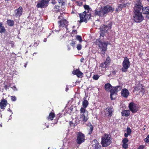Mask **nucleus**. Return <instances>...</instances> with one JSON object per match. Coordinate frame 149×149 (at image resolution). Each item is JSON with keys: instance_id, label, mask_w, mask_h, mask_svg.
<instances>
[{"instance_id": "nucleus-38", "label": "nucleus", "mask_w": 149, "mask_h": 149, "mask_svg": "<svg viewBox=\"0 0 149 149\" xmlns=\"http://www.w3.org/2000/svg\"><path fill=\"white\" fill-rule=\"evenodd\" d=\"M123 148L125 149H127L128 148V145L127 143H123Z\"/></svg>"}, {"instance_id": "nucleus-1", "label": "nucleus", "mask_w": 149, "mask_h": 149, "mask_svg": "<svg viewBox=\"0 0 149 149\" xmlns=\"http://www.w3.org/2000/svg\"><path fill=\"white\" fill-rule=\"evenodd\" d=\"M113 11V8L109 5H107L103 7H101L99 10H95V15H98L100 17L105 16L109 12Z\"/></svg>"}, {"instance_id": "nucleus-6", "label": "nucleus", "mask_w": 149, "mask_h": 149, "mask_svg": "<svg viewBox=\"0 0 149 149\" xmlns=\"http://www.w3.org/2000/svg\"><path fill=\"white\" fill-rule=\"evenodd\" d=\"M143 7L142 6L141 2L140 0H137L135 4L134 8V13H141Z\"/></svg>"}, {"instance_id": "nucleus-8", "label": "nucleus", "mask_w": 149, "mask_h": 149, "mask_svg": "<svg viewBox=\"0 0 149 149\" xmlns=\"http://www.w3.org/2000/svg\"><path fill=\"white\" fill-rule=\"evenodd\" d=\"M133 18L134 21L137 23L140 22L144 19V17L141 13H134Z\"/></svg>"}, {"instance_id": "nucleus-34", "label": "nucleus", "mask_w": 149, "mask_h": 149, "mask_svg": "<svg viewBox=\"0 0 149 149\" xmlns=\"http://www.w3.org/2000/svg\"><path fill=\"white\" fill-rule=\"evenodd\" d=\"M59 4H61V5H63L65 4L66 0H57Z\"/></svg>"}, {"instance_id": "nucleus-40", "label": "nucleus", "mask_w": 149, "mask_h": 149, "mask_svg": "<svg viewBox=\"0 0 149 149\" xmlns=\"http://www.w3.org/2000/svg\"><path fill=\"white\" fill-rule=\"evenodd\" d=\"M128 140L127 138H125L123 139L122 140L123 143H127L128 142Z\"/></svg>"}, {"instance_id": "nucleus-18", "label": "nucleus", "mask_w": 149, "mask_h": 149, "mask_svg": "<svg viewBox=\"0 0 149 149\" xmlns=\"http://www.w3.org/2000/svg\"><path fill=\"white\" fill-rule=\"evenodd\" d=\"M122 88L120 86H117L113 87L110 90V93H117L118 91H120L121 89Z\"/></svg>"}, {"instance_id": "nucleus-24", "label": "nucleus", "mask_w": 149, "mask_h": 149, "mask_svg": "<svg viewBox=\"0 0 149 149\" xmlns=\"http://www.w3.org/2000/svg\"><path fill=\"white\" fill-rule=\"evenodd\" d=\"M88 104V102L87 100H86V98L85 97L84 98V100L82 102V106L84 108H86Z\"/></svg>"}, {"instance_id": "nucleus-23", "label": "nucleus", "mask_w": 149, "mask_h": 149, "mask_svg": "<svg viewBox=\"0 0 149 149\" xmlns=\"http://www.w3.org/2000/svg\"><path fill=\"white\" fill-rule=\"evenodd\" d=\"M88 126L89 127V128L88 130V134L91 135L92 133L93 129V127L91 124H90L88 125Z\"/></svg>"}, {"instance_id": "nucleus-14", "label": "nucleus", "mask_w": 149, "mask_h": 149, "mask_svg": "<svg viewBox=\"0 0 149 149\" xmlns=\"http://www.w3.org/2000/svg\"><path fill=\"white\" fill-rule=\"evenodd\" d=\"M112 24L111 22L108 24V25H104L100 28V31H102L104 32H107V31L111 28Z\"/></svg>"}, {"instance_id": "nucleus-22", "label": "nucleus", "mask_w": 149, "mask_h": 149, "mask_svg": "<svg viewBox=\"0 0 149 149\" xmlns=\"http://www.w3.org/2000/svg\"><path fill=\"white\" fill-rule=\"evenodd\" d=\"M142 12L144 14L147 15L149 14V7H146L145 8H143Z\"/></svg>"}, {"instance_id": "nucleus-16", "label": "nucleus", "mask_w": 149, "mask_h": 149, "mask_svg": "<svg viewBox=\"0 0 149 149\" xmlns=\"http://www.w3.org/2000/svg\"><path fill=\"white\" fill-rule=\"evenodd\" d=\"M8 104L7 100L6 99H3L1 100L0 102V107L1 109H4Z\"/></svg>"}, {"instance_id": "nucleus-17", "label": "nucleus", "mask_w": 149, "mask_h": 149, "mask_svg": "<svg viewBox=\"0 0 149 149\" xmlns=\"http://www.w3.org/2000/svg\"><path fill=\"white\" fill-rule=\"evenodd\" d=\"M72 73L74 75H76L78 77L81 78L83 76V73L79 69H76L74 70L72 72Z\"/></svg>"}, {"instance_id": "nucleus-28", "label": "nucleus", "mask_w": 149, "mask_h": 149, "mask_svg": "<svg viewBox=\"0 0 149 149\" xmlns=\"http://www.w3.org/2000/svg\"><path fill=\"white\" fill-rule=\"evenodd\" d=\"M8 25L10 26H13L14 24V22L13 20L9 19L7 21Z\"/></svg>"}, {"instance_id": "nucleus-26", "label": "nucleus", "mask_w": 149, "mask_h": 149, "mask_svg": "<svg viewBox=\"0 0 149 149\" xmlns=\"http://www.w3.org/2000/svg\"><path fill=\"white\" fill-rule=\"evenodd\" d=\"M80 118H81L82 121L84 122H86L88 120L87 117L86 116L85 114H80Z\"/></svg>"}, {"instance_id": "nucleus-46", "label": "nucleus", "mask_w": 149, "mask_h": 149, "mask_svg": "<svg viewBox=\"0 0 149 149\" xmlns=\"http://www.w3.org/2000/svg\"><path fill=\"white\" fill-rule=\"evenodd\" d=\"M77 30H73L72 31V33H71V36H72V34H77Z\"/></svg>"}, {"instance_id": "nucleus-57", "label": "nucleus", "mask_w": 149, "mask_h": 149, "mask_svg": "<svg viewBox=\"0 0 149 149\" xmlns=\"http://www.w3.org/2000/svg\"><path fill=\"white\" fill-rule=\"evenodd\" d=\"M64 37L63 36H61L60 37V39H62V38Z\"/></svg>"}, {"instance_id": "nucleus-51", "label": "nucleus", "mask_w": 149, "mask_h": 149, "mask_svg": "<svg viewBox=\"0 0 149 149\" xmlns=\"http://www.w3.org/2000/svg\"><path fill=\"white\" fill-rule=\"evenodd\" d=\"M52 3L54 5L56 3L55 0H52Z\"/></svg>"}, {"instance_id": "nucleus-36", "label": "nucleus", "mask_w": 149, "mask_h": 149, "mask_svg": "<svg viewBox=\"0 0 149 149\" xmlns=\"http://www.w3.org/2000/svg\"><path fill=\"white\" fill-rule=\"evenodd\" d=\"M76 39L79 40L80 42H81L82 41V39L81 36H80L77 35L76 37Z\"/></svg>"}, {"instance_id": "nucleus-43", "label": "nucleus", "mask_w": 149, "mask_h": 149, "mask_svg": "<svg viewBox=\"0 0 149 149\" xmlns=\"http://www.w3.org/2000/svg\"><path fill=\"white\" fill-rule=\"evenodd\" d=\"M81 45L80 44H78L77 45V48L78 50H79L81 49Z\"/></svg>"}, {"instance_id": "nucleus-53", "label": "nucleus", "mask_w": 149, "mask_h": 149, "mask_svg": "<svg viewBox=\"0 0 149 149\" xmlns=\"http://www.w3.org/2000/svg\"><path fill=\"white\" fill-rule=\"evenodd\" d=\"M86 11V13H85L86 14H88L90 13L91 14V13H89V11L88 12V11L86 10L85 11Z\"/></svg>"}, {"instance_id": "nucleus-41", "label": "nucleus", "mask_w": 149, "mask_h": 149, "mask_svg": "<svg viewBox=\"0 0 149 149\" xmlns=\"http://www.w3.org/2000/svg\"><path fill=\"white\" fill-rule=\"evenodd\" d=\"M127 133L130 135V134L132 132L131 130L130 129V128L128 127L127 129Z\"/></svg>"}, {"instance_id": "nucleus-3", "label": "nucleus", "mask_w": 149, "mask_h": 149, "mask_svg": "<svg viewBox=\"0 0 149 149\" xmlns=\"http://www.w3.org/2000/svg\"><path fill=\"white\" fill-rule=\"evenodd\" d=\"M111 137L110 135L105 134L101 138V144L103 147H107L112 143Z\"/></svg>"}, {"instance_id": "nucleus-32", "label": "nucleus", "mask_w": 149, "mask_h": 149, "mask_svg": "<svg viewBox=\"0 0 149 149\" xmlns=\"http://www.w3.org/2000/svg\"><path fill=\"white\" fill-rule=\"evenodd\" d=\"M130 66H123L121 70L123 72H126L127 71V69L129 68Z\"/></svg>"}, {"instance_id": "nucleus-58", "label": "nucleus", "mask_w": 149, "mask_h": 149, "mask_svg": "<svg viewBox=\"0 0 149 149\" xmlns=\"http://www.w3.org/2000/svg\"><path fill=\"white\" fill-rule=\"evenodd\" d=\"M0 126L1 127H2V125L1 124H0Z\"/></svg>"}, {"instance_id": "nucleus-21", "label": "nucleus", "mask_w": 149, "mask_h": 149, "mask_svg": "<svg viewBox=\"0 0 149 149\" xmlns=\"http://www.w3.org/2000/svg\"><path fill=\"white\" fill-rule=\"evenodd\" d=\"M130 111L128 110H124L121 112L122 115L123 116L128 117L130 116Z\"/></svg>"}, {"instance_id": "nucleus-48", "label": "nucleus", "mask_w": 149, "mask_h": 149, "mask_svg": "<svg viewBox=\"0 0 149 149\" xmlns=\"http://www.w3.org/2000/svg\"><path fill=\"white\" fill-rule=\"evenodd\" d=\"M144 147V146L143 145L139 146L138 147V149H143Z\"/></svg>"}, {"instance_id": "nucleus-25", "label": "nucleus", "mask_w": 149, "mask_h": 149, "mask_svg": "<svg viewBox=\"0 0 149 149\" xmlns=\"http://www.w3.org/2000/svg\"><path fill=\"white\" fill-rule=\"evenodd\" d=\"M130 62L128 58L125 57L124 58V61L123 63V65H129Z\"/></svg>"}, {"instance_id": "nucleus-7", "label": "nucleus", "mask_w": 149, "mask_h": 149, "mask_svg": "<svg viewBox=\"0 0 149 149\" xmlns=\"http://www.w3.org/2000/svg\"><path fill=\"white\" fill-rule=\"evenodd\" d=\"M76 141L78 144H80L84 141L85 136L81 132H78L77 134Z\"/></svg>"}, {"instance_id": "nucleus-44", "label": "nucleus", "mask_w": 149, "mask_h": 149, "mask_svg": "<svg viewBox=\"0 0 149 149\" xmlns=\"http://www.w3.org/2000/svg\"><path fill=\"white\" fill-rule=\"evenodd\" d=\"M144 141L146 143L149 142V135L147 136V137L144 139Z\"/></svg>"}, {"instance_id": "nucleus-60", "label": "nucleus", "mask_w": 149, "mask_h": 149, "mask_svg": "<svg viewBox=\"0 0 149 149\" xmlns=\"http://www.w3.org/2000/svg\"><path fill=\"white\" fill-rule=\"evenodd\" d=\"M6 87H7V85H5V87L6 88Z\"/></svg>"}, {"instance_id": "nucleus-2", "label": "nucleus", "mask_w": 149, "mask_h": 149, "mask_svg": "<svg viewBox=\"0 0 149 149\" xmlns=\"http://www.w3.org/2000/svg\"><path fill=\"white\" fill-rule=\"evenodd\" d=\"M95 43L98 46L99 51H101L100 54L104 56L105 52L107 49V47L109 44L108 42H103L99 39H97Z\"/></svg>"}, {"instance_id": "nucleus-19", "label": "nucleus", "mask_w": 149, "mask_h": 149, "mask_svg": "<svg viewBox=\"0 0 149 149\" xmlns=\"http://www.w3.org/2000/svg\"><path fill=\"white\" fill-rule=\"evenodd\" d=\"M121 93L122 96L126 98L128 97L129 94V92L128 90L126 88H124L122 89Z\"/></svg>"}, {"instance_id": "nucleus-4", "label": "nucleus", "mask_w": 149, "mask_h": 149, "mask_svg": "<svg viewBox=\"0 0 149 149\" xmlns=\"http://www.w3.org/2000/svg\"><path fill=\"white\" fill-rule=\"evenodd\" d=\"M65 14L64 13H62V15H60L58 16V19H60L58 21V23L59 24V27H65L67 29H68L67 26L68 25V23L67 21L65 19L63 18V15L62 16L63 14Z\"/></svg>"}, {"instance_id": "nucleus-27", "label": "nucleus", "mask_w": 149, "mask_h": 149, "mask_svg": "<svg viewBox=\"0 0 149 149\" xmlns=\"http://www.w3.org/2000/svg\"><path fill=\"white\" fill-rule=\"evenodd\" d=\"M117 93H111L110 98L111 100H115L116 97Z\"/></svg>"}, {"instance_id": "nucleus-62", "label": "nucleus", "mask_w": 149, "mask_h": 149, "mask_svg": "<svg viewBox=\"0 0 149 149\" xmlns=\"http://www.w3.org/2000/svg\"><path fill=\"white\" fill-rule=\"evenodd\" d=\"M44 42H46V40H44Z\"/></svg>"}, {"instance_id": "nucleus-54", "label": "nucleus", "mask_w": 149, "mask_h": 149, "mask_svg": "<svg viewBox=\"0 0 149 149\" xmlns=\"http://www.w3.org/2000/svg\"><path fill=\"white\" fill-rule=\"evenodd\" d=\"M84 60V58H82L81 59L80 61L81 62H82Z\"/></svg>"}, {"instance_id": "nucleus-50", "label": "nucleus", "mask_w": 149, "mask_h": 149, "mask_svg": "<svg viewBox=\"0 0 149 149\" xmlns=\"http://www.w3.org/2000/svg\"><path fill=\"white\" fill-rule=\"evenodd\" d=\"M128 135H130L127 133H125L124 134V136L126 137L125 138H127L128 137Z\"/></svg>"}, {"instance_id": "nucleus-61", "label": "nucleus", "mask_w": 149, "mask_h": 149, "mask_svg": "<svg viewBox=\"0 0 149 149\" xmlns=\"http://www.w3.org/2000/svg\"><path fill=\"white\" fill-rule=\"evenodd\" d=\"M147 0L149 3V0Z\"/></svg>"}, {"instance_id": "nucleus-42", "label": "nucleus", "mask_w": 149, "mask_h": 149, "mask_svg": "<svg viewBox=\"0 0 149 149\" xmlns=\"http://www.w3.org/2000/svg\"><path fill=\"white\" fill-rule=\"evenodd\" d=\"M62 117V114L61 113H59L57 115V117L56 118H57V121L56 123H57V122H58V120L59 119L60 117Z\"/></svg>"}, {"instance_id": "nucleus-49", "label": "nucleus", "mask_w": 149, "mask_h": 149, "mask_svg": "<svg viewBox=\"0 0 149 149\" xmlns=\"http://www.w3.org/2000/svg\"><path fill=\"white\" fill-rule=\"evenodd\" d=\"M70 45L72 46H74L75 45V43L72 40V42L70 43Z\"/></svg>"}, {"instance_id": "nucleus-39", "label": "nucleus", "mask_w": 149, "mask_h": 149, "mask_svg": "<svg viewBox=\"0 0 149 149\" xmlns=\"http://www.w3.org/2000/svg\"><path fill=\"white\" fill-rule=\"evenodd\" d=\"M84 7L85 9L88 11V12L89 11V10H90L89 7L88 5H84Z\"/></svg>"}, {"instance_id": "nucleus-37", "label": "nucleus", "mask_w": 149, "mask_h": 149, "mask_svg": "<svg viewBox=\"0 0 149 149\" xmlns=\"http://www.w3.org/2000/svg\"><path fill=\"white\" fill-rule=\"evenodd\" d=\"M100 76L98 74L94 75L93 77V79L96 80L99 78Z\"/></svg>"}, {"instance_id": "nucleus-11", "label": "nucleus", "mask_w": 149, "mask_h": 149, "mask_svg": "<svg viewBox=\"0 0 149 149\" xmlns=\"http://www.w3.org/2000/svg\"><path fill=\"white\" fill-rule=\"evenodd\" d=\"M134 91L138 92L139 93H141V95H143L144 94L145 90L143 87L142 85L139 83L134 86Z\"/></svg>"}, {"instance_id": "nucleus-20", "label": "nucleus", "mask_w": 149, "mask_h": 149, "mask_svg": "<svg viewBox=\"0 0 149 149\" xmlns=\"http://www.w3.org/2000/svg\"><path fill=\"white\" fill-rule=\"evenodd\" d=\"M55 117V114L54 112L51 111L49 113L48 116L47 118V119L48 120H52Z\"/></svg>"}, {"instance_id": "nucleus-29", "label": "nucleus", "mask_w": 149, "mask_h": 149, "mask_svg": "<svg viewBox=\"0 0 149 149\" xmlns=\"http://www.w3.org/2000/svg\"><path fill=\"white\" fill-rule=\"evenodd\" d=\"M111 86L110 84L109 83L106 84L104 86V88L106 90H109L110 88L111 87Z\"/></svg>"}, {"instance_id": "nucleus-56", "label": "nucleus", "mask_w": 149, "mask_h": 149, "mask_svg": "<svg viewBox=\"0 0 149 149\" xmlns=\"http://www.w3.org/2000/svg\"><path fill=\"white\" fill-rule=\"evenodd\" d=\"M146 17L148 19H149V15H146Z\"/></svg>"}, {"instance_id": "nucleus-12", "label": "nucleus", "mask_w": 149, "mask_h": 149, "mask_svg": "<svg viewBox=\"0 0 149 149\" xmlns=\"http://www.w3.org/2000/svg\"><path fill=\"white\" fill-rule=\"evenodd\" d=\"M128 107L130 111L132 113H136L138 110L137 105L133 102L130 103L129 104Z\"/></svg>"}, {"instance_id": "nucleus-63", "label": "nucleus", "mask_w": 149, "mask_h": 149, "mask_svg": "<svg viewBox=\"0 0 149 149\" xmlns=\"http://www.w3.org/2000/svg\"><path fill=\"white\" fill-rule=\"evenodd\" d=\"M44 42H46V40H44Z\"/></svg>"}, {"instance_id": "nucleus-52", "label": "nucleus", "mask_w": 149, "mask_h": 149, "mask_svg": "<svg viewBox=\"0 0 149 149\" xmlns=\"http://www.w3.org/2000/svg\"><path fill=\"white\" fill-rule=\"evenodd\" d=\"M112 73L113 74H116V72L115 70H113V71H112Z\"/></svg>"}, {"instance_id": "nucleus-45", "label": "nucleus", "mask_w": 149, "mask_h": 149, "mask_svg": "<svg viewBox=\"0 0 149 149\" xmlns=\"http://www.w3.org/2000/svg\"><path fill=\"white\" fill-rule=\"evenodd\" d=\"M12 100L13 101H15L16 100V97L14 96H12L11 97Z\"/></svg>"}, {"instance_id": "nucleus-64", "label": "nucleus", "mask_w": 149, "mask_h": 149, "mask_svg": "<svg viewBox=\"0 0 149 149\" xmlns=\"http://www.w3.org/2000/svg\"><path fill=\"white\" fill-rule=\"evenodd\" d=\"M74 26H73V28H74Z\"/></svg>"}, {"instance_id": "nucleus-10", "label": "nucleus", "mask_w": 149, "mask_h": 149, "mask_svg": "<svg viewBox=\"0 0 149 149\" xmlns=\"http://www.w3.org/2000/svg\"><path fill=\"white\" fill-rule=\"evenodd\" d=\"M114 110L112 107H109L106 108L104 111L105 116L107 118H110L113 115Z\"/></svg>"}, {"instance_id": "nucleus-47", "label": "nucleus", "mask_w": 149, "mask_h": 149, "mask_svg": "<svg viewBox=\"0 0 149 149\" xmlns=\"http://www.w3.org/2000/svg\"><path fill=\"white\" fill-rule=\"evenodd\" d=\"M101 33L100 34V37H103L104 36V33L105 32H104L103 31H101Z\"/></svg>"}, {"instance_id": "nucleus-9", "label": "nucleus", "mask_w": 149, "mask_h": 149, "mask_svg": "<svg viewBox=\"0 0 149 149\" xmlns=\"http://www.w3.org/2000/svg\"><path fill=\"white\" fill-rule=\"evenodd\" d=\"M50 0H40L36 5L38 8H43L47 7Z\"/></svg>"}, {"instance_id": "nucleus-59", "label": "nucleus", "mask_w": 149, "mask_h": 149, "mask_svg": "<svg viewBox=\"0 0 149 149\" xmlns=\"http://www.w3.org/2000/svg\"><path fill=\"white\" fill-rule=\"evenodd\" d=\"M103 66H102H102H100V67H101V68H102V67H103Z\"/></svg>"}, {"instance_id": "nucleus-31", "label": "nucleus", "mask_w": 149, "mask_h": 149, "mask_svg": "<svg viewBox=\"0 0 149 149\" xmlns=\"http://www.w3.org/2000/svg\"><path fill=\"white\" fill-rule=\"evenodd\" d=\"M4 27L3 26L2 24L0 23V33H3L5 31Z\"/></svg>"}, {"instance_id": "nucleus-30", "label": "nucleus", "mask_w": 149, "mask_h": 149, "mask_svg": "<svg viewBox=\"0 0 149 149\" xmlns=\"http://www.w3.org/2000/svg\"><path fill=\"white\" fill-rule=\"evenodd\" d=\"M86 108H84V107H81L80 109V114H85L86 112H88V111L86 110Z\"/></svg>"}, {"instance_id": "nucleus-33", "label": "nucleus", "mask_w": 149, "mask_h": 149, "mask_svg": "<svg viewBox=\"0 0 149 149\" xmlns=\"http://www.w3.org/2000/svg\"><path fill=\"white\" fill-rule=\"evenodd\" d=\"M110 61L111 59L110 57H108L104 62L105 65H107V64H109V63H110Z\"/></svg>"}, {"instance_id": "nucleus-35", "label": "nucleus", "mask_w": 149, "mask_h": 149, "mask_svg": "<svg viewBox=\"0 0 149 149\" xmlns=\"http://www.w3.org/2000/svg\"><path fill=\"white\" fill-rule=\"evenodd\" d=\"M59 7L57 5H56L54 8V11L56 12H57L59 10Z\"/></svg>"}, {"instance_id": "nucleus-15", "label": "nucleus", "mask_w": 149, "mask_h": 149, "mask_svg": "<svg viewBox=\"0 0 149 149\" xmlns=\"http://www.w3.org/2000/svg\"><path fill=\"white\" fill-rule=\"evenodd\" d=\"M23 10L22 7L19 6L17 9L15 10L14 13L15 16L18 17L21 16Z\"/></svg>"}, {"instance_id": "nucleus-13", "label": "nucleus", "mask_w": 149, "mask_h": 149, "mask_svg": "<svg viewBox=\"0 0 149 149\" xmlns=\"http://www.w3.org/2000/svg\"><path fill=\"white\" fill-rule=\"evenodd\" d=\"M92 149H102V147L97 140L95 139L93 141L92 144Z\"/></svg>"}, {"instance_id": "nucleus-5", "label": "nucleus", "mask_w": 149, "mask_h": 149, "mask_svg": "<svg viewBox=\"0 0 149 149\" xmlns=\"http://www.w3.org/2000/svg\"><path fill=\"white\" fill-rule=\"evenodd\" d=\"M85 13H86V11H84L83 13L79 14L80 18L79 22L80 23L83 22L87 23V20L90 19L91 17V14L90 13L86 14Z\"/></svg>"}, {"instance_id": "nucleus-55", "label": "nucleus", "mask_w": 149, "mask_h": 149, "mask_svg": "<svg viewBox=\"0 0 149 149\" xmlns=\"http://www.w3.org/2000/svg\"><path fill=\"white\" fill-rule=\"evenodd\" d=\"M147 42H149V36H148V38H147Z\"/></svg>"}]
</instances>
